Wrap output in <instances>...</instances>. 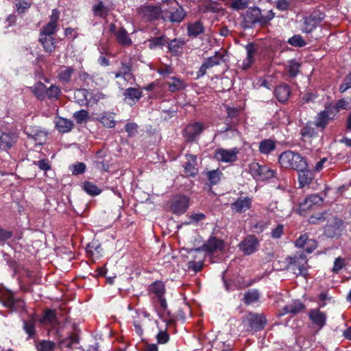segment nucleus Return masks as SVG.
<instances>
[{
    "instance_id": "bb28decb",
    "label": "nucleus",
    "mask_w": 351,
    "mask_h": 351,
    "mask_svg": "<svg viewBox=\"0 0 351 351\" xmlns=\"http://www.w3.org/2000/svg\"><path fill=\"white\" fill-rule=\"evenodd\" d=\"M306 308V306L299 300H293L291 303L285 305L282 309L281 315L290 313L296 315L302 312Z\"/></svg>"
},
{
    "instance_id": "09e8293b",
    "label": "nucleus",
    "mask_w": 351,
    "mask_h": 351,
    "mask_svg": "<svg viewBox=\"0 0 351 351\" xmlns=\"http://www.w3.org/2000/svg\"><path fill=\"white\" fill-rule=\"evenodd\" d=\"M58 29V24L52 23H46L40 29L39 36H53Z\"/></svg>"
},
{
    "instance_id": "423d86ee",
    "label": "nucleus",
    "mask_w": 351,
    "mask_h": 351,
    "mask_svg": "<svg viewBox=\"0 0 351 351\" xmlns=\"http://www.w3.org/2000/svg\"><path fill=\"white\" fill-rule=\"evenodd\" d=\"M239 148L234 147L230 149L217 148L214 152V158L221 162L233 163L238 160Z\"/></svg>"
},
{
    "instance_id": "f8f14e48",
    "label": "nucleus",
    "mask_w": 351,
    "mask_h": 351,
    "mask_svg": "<svg viewBox=\"0 0 351 351\" xmlns=\"http://www.w3.org/2000/svg\"><path fill=\"white\" fill-rule=\"evenodd\" d=\"M189 206V198L183 195L174 197L171 205V211L176 215L184 214Z\"/></svg>"
},
{
    "instance_id": "e2e57ef3",
    "label": "nucleus",
    "mask_w": 351,
    "mask_h": 351,
    "mask_svg": "<svg viewBox=\"0 0 351 351\" xmlns=\"http://www.w3.org/2000/svg\"><path fill=\"white\" fill-rule=\"evenodd\" d=\"M28 136L34 139L36 144L43 145L45 142L47 134L43 131H38L34 134H28Z\"/></svg>"
},
{
    "instance_id": "4c0bfd02",
    "label": "nucleus",
    "mask_w": 351,
    "mask_h": 351,
    "mask_svg": "<svg viewBox=\"0 0 351 351\" xmlns=\"http://www.w3.org/2000/svg\"><path fill=\"white\" fill-rule=\"evenodd\" d=\"M90 92L86 88H77L74 92V99L80 105L89 104L90 99H88Z\"/></svg>"
},
{
    "instance_id": "6e6552de",
    "label": "nucleus",
    "mask_w": 351,
    "mask_h": 351,
    "mask_svg": "<svg viewBox=\"0 0 351 351\" xmlns=\"http://www.w3.org/2000/svg\"><path fill=\"white\" fill-rule=\"evenodd\" d=\"M137 12L147 21H156L163 14L160 6L154 5H143L137 9Z\"/></svg>"
},
{
    "instance_id": "b1692460",
    "label": "nucleus",
    "mask_w": 351,
    "mask_h": 351,
    "mask_svg": "<svg viewBox=\"0 0 351 351\" xmlns=\"http://www.w3.org/2000/svg\"><path fill=\"white\" fill-rule=\"evenodd\" d=\"M169 52L173 56L179 57L182 54L184 46L186 42L182 38H174L170 40L167 43Z\"/></svg>"
},
{
    "instance_id": "603ef678",
    "label": "nucleus",
    "mask_w": 351,
    "mask_h": 351,
    "mask_svg": "<svg viewBox=\"0 0 351 351\" xmlns=\"http://www.w3.org/2000/svg\"><path fill=\"white\" fill-rule=\"evenodd\" d=\"M79 341L80 337L78 334L76 332H71L67 338L61 340L60 343L62 346L71 348L73 344L78 343Z\"/></svg>"
},
{
    "instance_id": "f03ea898",
    "label": "nucleus",
    "mask_w": 351,
    "mask_h": 351,
    "mask_svg": "<svg viewBox=\"0 0 351 351\" xmlns=\"http://www.w3.org/2000/svg\"><path fill=\"white\" fill-rule=\"evenodd\" d=\"M278 162L283 168L295 171L308 167L306 158L298 152H294L291 150L282 152L278 157Z\"/></svg>"
},
{
    "instance_id": "20e7f679",
    "label": "nucleus",
    "mask_w": 351,
    "mask_h": 351,
    "mask_svg": "<svg viewBox=\"0 0 351 351\" xmlns=\"http://www.w3.org/2000/svg\"><path fill=\"white\" fill-rule=\"evenodd\" d=\"M249 172L256 180L265 181L271 178H281L277 176L276 171L270 169L267 165H261L259 163L254 162L249 165Z\"/></svg>"
},
{
    "instance_id": "e433bc0d",
    "label": "nucleus",
    "mask_w": 351,
    "mask_h": 351,
    "mask_svg": "<svg viewBox=\"0 0 351 351\" xmlns=\"http://www.w3.org/2000/svg\"><path fill=\"white\" fill-rule=\"evenodd\" d=\"M57 319V313L55 309L45 308L42 316L38 319L39 323L43 325L51 324Z\"/></svg>"
},
{
    "instance_id": "0e129e2a",
    "label": "nucleus",
    "mask_w": 351,
    "mask_h": 351,
    "mask_svg": "<svg viewBox=\"0 0 351 351\" xmlns=\"http://www.w3.org/2000/svg\"><path fill=\"white\" fill-rule=\"evenodd\" d=\"M156 338L158 344H165L169 341L170 335L167 329L160 330L157 333Z\"/></svg>"
},
{
    "instance_id": "c756f323",
    "label": "nucleus",
    "mask_w": 351,
    "mask_h": 351,
    "mask_svg": "<svg viewBox=\"0 0 351 351\" xmlns=\"http://www.w3.org/2000/svg\"><path fill=\"white\" fill-rule=\"evenodd\" d=\"M308 167V166L306 168H302L300 170H297L300 188L309 185L313 180V173Z\"/></svg>"
},
{
    "instance_id": "58836bf2",
    "label": "nucleus",
    "mask_w": 351,
    "mask_h": 351,
    "mask_svg": "<svg viewBox=\"0 0 351 351\" xmlns=\"http://www.w3.org/2000/svg\"><path fill=\"white\" fill-rule=\"evenodd\" d=\"M95 120L99 121L107 128H113L116 125V121L114 119L112 113L108 112H104L101 115L97 117Z\"/></svg>"
},
{
    "instance_id": "f704fd0d",
    "label": "nucleus",
    "mask_w": 351,
    "mask_h": 351,
    "mask_svg": "<svg viewBox=\"0 0 351 351\" xmlns=\"http://www.w3.org/2000/svg\"><path fill=\"white\" fill-rule=\"evenodd\" d=\"M115 38L117 43L123 47H129L132 44V40L129 34L123 27H121L116 32Z\"/></svg>"
},
{
    "instance_id": "a878e982",
    "label": "nucleus",
    "mask_w": 351,
    "mask_h": 351,
    "mask_svg": "<svg viewBox=\"0 0 351 351\" xmlns=\"http://www.w3.org/2000/svg\"><path fill=\"white\" fill-rule=\"evenodd\" d=\"M165 85L171 93L179 92L187 87V84L184 80L176 76L170 77V81L166 82Z\"/></svg>"
},
{
    "instance_id": "5fc2aeb1",
    "label": "nucleus",
    "mask_w": 351,
    "mask_h": 351,
    "mask_svg": "<svg viewBox=\"0 0 351 351\" xmlns=\"http://www.w3.org/2000/svg\"><path fill=\"white\" fill-rule=\"evenodd\" d=\"M287 43L295 47H303L306 45V42L303 39L302 36L300 34H295L289 38Z\"/></svg>"
},
{
    "instance_id": "ddd939ff",
    "label": "nucleus",
    "mask_w": 351,
    "mask_h": 351,
    "mask_svg": "<svg viewBox=\"0 0 351 351\" xmlns=\"http://www.w3.org/2000/svg\"><path fill=\"white\" fill-rule=\"evenodd\" d=\"M252 205V197L241 196L230 204V208L234 213L241 214L250 209Z\"/></svg>"
},
{
    "instance_id": "49530a36",
    "label": "nucleus",
    "mask_w": 351,
    "mask_h": 351,
    "mask_svg": "<svg viewBox=\"0 0 351 351\" xmlns=\"http://www.w3.org/2000/svg\"><path fill=\"white\" fill-rule=\"evenodd\" d=\"M123 96L125 97L124 99L125 100L127 99L131 100L132 104L130 103V104L132 105L141 98L142 92L138 88L130 87L125 90Z\"/></svg>"
},
{
    "instance_id": "5701e85b",
    "label": "nucleus",
    "mask_w": 351,
    "mask_h": 351,
    "mask_svg": "<svg viewBox=\"0 0 351 351\" xmlns=\"http://www.w3.org/2000/svg\"><path fill=\"white\" fill-rule=\"evenodd\" d=\"M223 248L224 241L214 236H210L202 245L203 250L208 253H213L217 250H222Z\"/></svg>"
},
{
    "instance_id": "052dcab7",
    "label": "nucleus",
    "mask_w": 351,
    "mask_h": 351,
    "mask_svg": "<svg viewBox=\"0 0 351 351\" xmlns=\"http://www.w3.org/2000/svg\"><path fill=\"white\" fill-rule=\"evenodd\" d=\"M56 348V343L49 340H43L37 346L38 351H53Z\"/></svg>"
},
{
    "instance_id": "1a4fd4ad",
    "label": "nucleus",
    "mask_w": 351,
    "mask_h": 351,
    "mask_svg": "<svg viewBox=\"0 0 351 351\" xmlns=\"http://www.w3.org/2000/svg\"><path fill=\"white\" fill-rule=\"evenodd\" d=\"M259 246V241L254 234L247 235L238 245L239 250L245 256H249L256 252Z\"/></svg>"
},
{
    "instance_id": "79ce46f5",
    "label": "nucleus",
    "mask_w": 351,
    "mask_h": 351,
    "mask_svg": "<svg viewBox=\"0 0 351 351\" xmlns=\"http://www.w3.org/2000/svg\"><path fill=\"white\" fill-rule=\"evenodd\" d=\"M260 293L256 289H249L243 295V302L245 305H251L260 299Z\"/></svg>"
},
{
    "instance_id": "cd10ccee",
    "label": "nucleus",
    "mask_w": 351,
    "mask_h": 351,
    "mask_svg": "<svg viewBox=\"0 0 351 351\" xmlns=\"http://www.w3.org/2000/svg\"><path fill=\"white\" fill-rule=\"evenodd\" d=\"M38 42L46 53L51 54L55 51L57 40L54 36H39Z\"/></svg>"
},
{
    "instance_id": "9d476101",
    "label": "nucleus",
    "mask_w": 351,
    "mask_h": 351,
    "mask_svg": "<svg viewBox=\"0 0 351 351\" xmlns=\"http://www.w3.org/2000/svg\"><path fill=\"white\" fill-rule=\"evenodd\" d=\"M204 130V124L202 122L196 121L189 124L183 131V136L186 141L192 143L195 141Z\"/></svg>"
},
{
    "instance_id": "39448f33",
    "label": "nucleus",
    "mask_w": 351,
    "mask_h": 351,
    "mask_svg": "<svg viewBox=\"0 0 351 351\" xmlns=\"http://www.w3.org/2000/svg\"><path fill=\"white\" fill-rule=\"evenodd\" d=\"M247 331L258 332L262 330L267 324V319L263 314L250 313L245 319Z\"/></svg>"
},
{
    "instance_id": "8fccbe9b",
    "label": "nucleus",
    "mask_w": 351,
    "mask_h": 351,
    "mask_svg": "<svg viewBox=\"0 0 351 351\" xmlns=\"http://www.w3.org/2000/svg\"><path fill=\"white\" fill-rule=\"evenodd\" d=\"M83 189L90 196H97L102 191L97 185L89 181H85L84 182Z\"/></svg>"
},
{
    "instance_id": "412c9836",
    "label": "nucleus",
    "mask_w": 351,
    "mask_h": 351,
    "mask_svg": "<svg viewBox=\"0 0 351 351\" xmlns=\"http://www.w3.org/2000/svg\"><path fill=\"white\" fill-rule=\"evenodd\" d=\"M322 202V197L317 194H311L308 195L302 203L300 204L298 209L300 214L304 215V213L307 210L312 208L314 206L321 204Z\"/></svg>"
},
{
    "instance_id": "2eb2a0df",
    "label": "nucleus",
    "mask_w": 351,
    "mask_h": 351,
    "mask_svg": "<svg viewBox=\"0 0 351 351\" xmlns=\"http://www.w3.org/2000/svg\"><path fill=\"white\" fill-rule=\"evenodd\" d=\"M223 58V56L219 52L216 51L214 56L206 59L197 72V77L204 76L206 73L207 69L220 64Z\"/></svg>"
},
{
    "instance_id": "37998d69",
    "label": "nucleus",
    "mask_w": 351,
    "mask_h": 351,
    "mask_svg": "<svg viewBox=\"0 0 351 351\" xmlns=\"http://www.w3.org/2000/svg\"><path fill=\"white\" fill-rule=\"evenodd\" d=\"M16 142V137L12 133H2L0 136V149L10 148Z\"/></svg>"
},
{
    "instance_id": "680f3d73",
    "label": "nucleus",
    "mask_w": 351,
    "mask_h": 351,
    "mask_svg": "<svg viewBox=\"0 0 351 351\" xmlns=\"http://www.w3.org/2000/svg\"><path fill=\"white\" fill-rule=\"evenodd\" d=\"M11 312L26 313L27 308L25 301L20 298L15 299Z\"/></svg>"
},
{
    "instance_id": "a211bd4d",
    "label": "nucleus",
    "mask_w": 351,
    "mask_h": 351,
    "mask_svg": "<svg viewBox=\"0 0 351 351\" xmlns=\"http://www.w3.org/2000/svg\"><path fill=\"white\" fill-rule=\"evenodd\" d=\"M343 221L337 217H333L332 221L324 226V234L328 238L339 236L342 231Z\"/></svg>"
},
{
    "instance_id": "f257e3e1",
    "label": "nucleus",
    "mask_w": 351,
    "mask_h": 351,
    "mask_svg": "<svg viewBox=\"0 0 351 351\" xmlns=\"http://www.w3.org/2000/svg\"><path fill=\"white\" fill-rule=\"evenodd\" d=\"M274 16L275 14L271 10L267 12V15L263 16L259 8L256 6L248 8L243 15L241 25L244 29L253 28L257 23L261 27H265L274 18Z\"/></svg>"
},
{
    "instance_id": "ea45409f",
    "label": "nucleus",
    "mask_w": 351,
    "mask_h": 351,
    "mask_svg": "<svg viewBox=\"0 0 351 351\" xmlns=\"http://www.w3.org/2000/svg\"><path fill=\"white\" fill-rule=\"evenodd\" d=\"M276 148V143L274 140L267 138L261 141L259 143L258 151L263 154L268 155Z\"/></svg>"
},
{
    "instance_id": "c9c22d12",
    "label": "nucleus",
    "mask_w": 351,
    "mask_h": 351,
    "mask_svg": "<svg viewBox=\"0 0 351 351\" xmlns=\"http://www.w3.org/2000/svg\"><path fill=\"white\" fill-rule=\"evenodd\" d=\"M205 31V27L201 21H197L194 23H189L187 26V34L190 37L196 38L199 35L203 34Z\"/></svg>"
},
{
    "instance_id": "aec40b11",
    "label": "nucleus",
    "mask_w": 351,
    "mask_h": 351,
    "mask_svg": "<svg viewBox=\"0 0 351 351\" xmlns=\"http://www.w3.org/2000/svg\"><path fill=\"white\" fill-rule=\"evenodd\" d=\"M245 48L247 52V56L243 60L241 68L242 70L247 71L250 69L254 64L255 61L254 56L257 53L258 49L254 43H249L245 45Z\"/></svg>"
},
{
    "instance_id": "a18cd8bd",
    "label": "nucleus",
    "mask_w": 351,
    "mask_h": 351,
    "mask_svg": "<svg viewBox=\"0 0 351 351\" xmlns=\"http://www.w3.org/2000/svg\"><path fill=\"white\" fill-rule=\"evenodd\" d=\"M204 174L211 186L219 184L223 176V173L219 168L208 171Z\"/></svg>"
},
{
    "instance_id": "393cba45",
    "label": "nucleus",
    "mask_w": 351,
    "mask_h": 351,
    "mask_svg": "<svg viewBox=\"0 0 351 351\" xmlns=\"http://www.w3.org/2000/svg\"><path fill=\"white\" fill-rule=\"evenodd\" d=\"M35 317L36 314H31L28 316V319L23 321V329L27 335V339H34L36 336Z\"/></svg>"
},
{
    "instance_id": "dca6fc26",
    "label": "nucleus",
    "mask_w": 351,
    "mask_h": 351,
    "mask_svg": "<svg viewBox=\"0 0 351 351\" xmlns=\"http://www.w3.org/2000/svg\"><path fill=\"white\" fill-rule=\"evenodd\" d=\"M185 157L187 161L183 165V172L184 176L186 178H194L198 173V168L197 167V156L191 154H186Z\"/></svg>"
},
{
    "instance_id": "864d4df0",
    "label": "nucleus",
    "mask_w": 351,
    "mask_h": 351,
    "mask_svg": "<svg viewBox=\"0 0 351 351\" xmlns=\"http://www.w3.org/2000/svg\"><path fill=\"white\" fill-rule=\"evenodd\" d=\"M46 99H58L61 95V90L58 86L51 84L49 88H46Z\"/></svg>"
},
{
    "instance_id": "7ed1b4c3",
    "label": "nucleus",
    "mask_w": 351,
    "mask_h": 351,
    "mask_svg": "<svg viewBox=\"0 0 351 351\" xmlns=\"http://www.w3.org/2000/svg\"><path fill=\"white\" fill-rule=\"evenodd\" d=\"M307 263L306 255L302 253H296L285 258L287 269L291 270L297 276L307 275Z\"/></svg>"
},
{
    "instance_id": "338daca9",
    "label": "nucleus",
    "mask_w": 351,
    "mask_h": 351,
    "mask_svg": "<svg viewBox=\"0 0 351 351\" xmlns=\"http://www.w3.org/2000/svg\"><path fill=\"white\" fill-rule=\"evenodd\" d=\"M15 6L19 14H23L31 6V3L26 0H15Z\"/></svg>"
},
{
    "instance_id": "f3484780",
    "label": "nucleus",
    "mask_w": 351,
    "mask_h": 351,
    "mask_svg": "<svg viewBox=\"0 0 351 351\" xmlns=\"http://www.w3.org/2000/svg\"><path fill=\"white\" fill-rule=\"evenodd\" d=\"M308 316L312 324L322 329L326 324L327 320V315L325 312H322L319 308H311L309 310Z\"/></svg>"
},
{
    "instance_id": "13d9d810",
    "label": "nucleus",
    "mask_w": 351,
    "mask_h": 351,
    "mask_svg": "<svg viewBox=\"0 0 351 351\" xmlns=\"http://www.w3.org/2000/svg\"><path fill=\"white\" fill-rule=\"evenodd\" d=\"M250 0H232L230 7L236 11L243 10L247 8Z\"/></svg>"
},
{
    "instance_id": "9b49d317",
    "label": "nucleus",
    "mask_w": 351,
    "mask_h": 351,
    "mask_svg": "<svg viewBox=\"0 0 351 351\" xmlns=\"http://www.w3.org/2000/svg\"><path fill=\"white\" fill-rule=\"evenodd\" d=\"M316 128L313 121H308L300 130V141L304 144H311L312 141L318 137Z\"/></svg>"
},
{
    "instance_id": "69168bd1",
    "label": "nucleus",
    "mask_w": 351,
    "mask_h": 351,
    "mask_svg": "<svg viewBox=\"0 0 351 351\" xmlns=\"http://www.w3.org/2000/svg\"><path fill=\"white\" fill-rule=\"evenodd\" d=\"M73 118L77 123H82L88 120V112L87 110L82 109L74 112Z\"/></svg>"
},
{
    "instance_id": "de8ad7c7",
    "label": "nucleus",
    "mask_w": 351,
    "mask_h": 351,
    "mask_svg": "<svg viewBox=\"0 0 351 351\" xmlns=\"http://www.w3.org/2000/svg\"><path fill=\"white\" fill-rule=\"evenodd\" d=\"M148 291L154 293L156 297L162 296L165 293V286L161 280L152 282L148 287Z\"/></svg>"
},
{
    "instance_id": "bf43d9fd",
    "label": "nucleus",
    "mask_w": 351,
    "mask_h": 351,
    "mask_svg": "<svg viewBox=\"0 0 351 351\" xmlns=\"http://www.w3.org/2000/svg\"><path fill=\"white\" fill-rule=\"evenodd\" d=\"M13 237V232L0 227V245L4 246Z\"/></svg>"
},
{
    "instance_id": "4be33fe9",
    "label": "nucleus",
    "mask_w": 351,
    "mask_h": 351,
    "mask_svg": "<svg viewBox=\"0 0 351 351\" xmlns=\"http://www.w3.org/2000/svg\"><path fill=\"white\" fill-rule=\"evenodd\" d=\"M291 93L290 86L285 83L277 86L274 90L275 97L282 104H287L291 95Z\"/></svg>"
},
{
    "instance_id": "473e14b6",
    "label": "nucleus",
    "mask_w": 351,
    "mask_h": 351,
    "mask_svg": "<svg viewBox=\"0 0 351 351\" xmlns=\"http://www.w3.org/2000/svg\"><path fill=\"white\" fill-rule=\"evenodd\" d=\"M46 85L42 82H36L32 86L29 87L32 93L40 101L46 99Z\"/></svg>"
},
{
    "instance_id": "c03bdc74",
    "label": "nucleus",
    "mask_w": 351,
    "mask_h": 351,
    "mask_svg": "<svg viewBox=\"0 0 351 351\" xmlns=\"http://www.w3.org/2000/svg\"><path fill=\"white\" fill-rule=\"evenodd\" d=\"M119 70L123 75V78L126 81H130L134 78L132 74V64L131 61H121Z\"/></svg>"
},
{
    "instance_id": "c85d7f7f",
    "label": "nucleus",
    "mask_w": 351,
    "mask_h": 351,
    "mask_svg": "<svg viewBox=\"0 0 351 351\" xmlns=\"http://www.w3.org/2000/svg\"><path fill=\"white\" fill-rule=\"evenodd\" d=\"M75 72L73 67L70 66H62L58 71L57 77L63 84H67L71 82V77Z\"/></svg>"
},
{
    "instance_id": "6e6d98bb",
    "label": "nucleus",
    "mask_w": 351,
    "mask_h": 351,
    "mask_svg": "<svg viewBox=\"0 0 351 351\" xmlns=\"http://www.w3.org/2000/svg\"><path fill=\"white\" fill-rule=\"evenodd\" d=\"M328 213H317L310 216L308 222L312 224H319L324 222L327 218Z\"/></svg>"
},
{
    "instance_id": "4d7b16f0",
    "label": "nucleus",
    "mask_w": 351,
    "mask_h": 351,
    "mask_svg": "<svg viewBox=\"0 0 351 351\" xmlns=\"http://www.w3.org/2000/svg\"><path fill=\"white\" fill-rule=\"evenodd\" d=\"M318 96L319 95L317 94V92L316 90H307L300 98V101L302 104L314 102L315 100L318 97Z\"/></svg>"
},
{
    "instance_id": "2f4dec72",
    "label": "nucleus",
    "mask_w": 351,
    "mask_h": 351,
    "mask_svg": "<svg viewBox=\"0 0 351 351\" xmlns=\"http://www.w3.org/2000/svg\"><path fill=\"white\" fill-rule=\"evenodd\" d=\"M302 64L297 61L295 59H291L287 62V64L285 66V71L287 76L293 79L300 73V69Z\"/></svg>"
},
{
    "instance_id": "7c9ffc66",
    "label": "nucleus",
    "mask_w": 351,
    "mask_h": 351,
    "mask_svg": "<svg viewBox=\"0 0 351 351\" xmlns=\"http://www.w3.org/2000/svg\"><path fill=\"white\" fill-rule=\"evenodd\" d=\"M169 38L165 35L153 37L147 39L145 43H147L149 49L154 50L156 49H162L168 43Z\"/></svg>"
},
{
    "instance_id": "774afa93",
    "label": "nucleus",
    "mask_w": 351,
    "mask_h": 351,
    "mask_svg": "<svg viewBox=\"0 0 351 351\" xmlns=\"http://www.w3.org/2000/svg\"><path fill=\"white\" fill-rule=\"evenodd\" d=\"M70 169L73 175L77 176L84 173L86 169V166L84 162H77L72 165Z\"/></svg>"
},
{
    "instance_id": "3c124183",
    "label": "nucleus",
    "mask_w": 351,
    "mask_h": 351,
    "mask_svg": "<svg viewBox=\"0 0 351 351\" xmlns=\"http://www.w3.org/2000/svg\"><path fill=\"white\" fill-rule=\"evenodd\" d=\"M329 120L330 119L327 117L326 113L321 111L317 114L315 121L313 122L316 128H320L324 130L328 125Z\"/></svg>"
},
{
    "instance_id": "72a5a7b5",
    "label": "nucleus",
    "mask_w": 351,
    "mask_h": 351,
    "mask_svg": "<svg viewBox=\"0 0 351 351\" xmlns=\"http://www.w3.org/2000/svg\"><path fill=\"white\" fill-rule=\"evenodd\" d=\"M201 11L204 13H219L222 10L220 3L212 0H204L201 5Z\"/></svg>"
},
{
    "instance_id": "0eeeda50",
    "label": "nucleus",
    "mask_w": 351,
    "mask_h": 351,
    "mask_svg": "<svg viewBox=\"0 0 351 351\" xmlns=\"http://www.w3.org/2000/svg\"><path fill=\"white\" fill-rule=\"evenodd\" d=\"M324 14L314 12L308 16L303 17L302 25V32L309 34L315 30L318 25L324 20Z\"/></svg>"
},
{
    "instance_id": "6ab92c4d",
    "label": "nucleus",
    "mask_w": 351,
    "mask_h": 351,
    "mask_svg": "<svg viewBox=\"0 0 351 351\" xmlns=\"http://www.w3.org/2000/svg\"><path fill=\"white\" fill-rule=\"evenodd\" d=\"M107 152L104 149L98 150L95 156L94 163L95 167L102 171L108 172L110 169V160L107 159Z\"/></svg>"
},
{
    "instance_id": "4468645a",
    "label": "nucleus",
    "mask_w": 351,
    "mask_h": 351,
    "mask_svg": "<svg viewBox=\"0 0 351 351\" xmlns=\"http://www.w3.org/2000/svg\"><path fill=\"white\" fill-rule=\"evenodd\" d=\"M186 15V12L181 6L171 8L169 11H164L162 18L164 21H169L172 23L182 22Z\"/></svg>"
},
{
    "instance_id": "a19ab883",
    "label": "nucleus",
    "mask_w": 351,
    "mask_h": 351,
    "mask_svg": "<svg viewBox=\"0 0 351 351\" xmlns=\"http://www.w3.org/2000/svg\"><path fill=\"white\" fill-rule=\"evenodd\" d=\"M56 128L60 132L66 133L73 129V123L67 119L58 117L56 121Z\"/></svg>"
}]
</instances>
